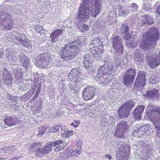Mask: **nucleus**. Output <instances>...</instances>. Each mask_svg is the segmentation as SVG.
<instances>
[{
  "label": "nucleus",
  "mask_w": 160,
  "mask_h": 160,
  "mask_svg": "<svg viewBox=\"0 0 160 160\" xmlns=\"http://www.w3.org/2000/svg\"><path fill=\"white\" fill-rule=\"evenodd\" d=\"M159 34L157 30L152 28L143 34L140 47L144 51H148L153 48L156 44V40L158 38Z\"/></svg>",
  "instance_id": "nucleus-1"
},
{
  "label": "nucleus",
  "mask_w": 160,
  "mask_h": 160,
  "mask_svg": "<svg viewBox=\"0 0 160 160\" xmlns=\"http://www.w3.org/2000/svg\"><path fill=\"white\" fill-rule=\"evenodd\" d=\"M81 43L79 41L74 40L66 45L62 49L60 55L61 58L66 61L68 62L77 55L80 51Z\"/></svg>",
  "instance_id": "nucleus-2"
},
{
  "label": "nucleus",
  "mask_w": 160,
  "mask_h": 160,
  "mask_svg": "<svg viewBox=\"0 0 160 160\" xmlns=\"http://www.w3.org/2000/svg\"><path fill=\"white\" fill-rule=\"evenodd\" d=\"M93 7L88 4H84V2H82L78 12V18L84 19L89 18L90 16L94 17H96L98 14H96L94 11Z\"/></svg>",
  "instance_id": "nucleus-3"
},
{
  "label": "nucleus",
  "mask_w": 160,
  "mask_h": 160,
  "mask_svg": "<svg viewBox=\"0 0 160 160\" xmlns=\"http://www.w3.org/2000/svg\"><path fill=\"white\" fill-rule=\"evenodd\" d=\"M112 43V47L115 50V54L116 57L118 58H121L123 53V48L121 42V39L119 37L113 35L111 39Z\"/></svg>",
  "instance_id": "nucleus-4"
},
{
  "label": "nucleus",
  "mask_w": 160,
  "mask_h": 160,
  "mask_svg": "<svg viewBox=\"0 0 160 160\" xmlns=\"http://www.w3.org/2000/svg\"><path fill=\"white\" fill-rule=\"evenodd\" d=\"M130 148L129 145L125 143L121 144L118 148L117 160H127L129 155Z\"/></svg>",
  "instance_id": "nucleus-5"
},
{
  "label": "nucleus",
  "mask_w": 160,
  "mask_h": 160,
  "mask_svg": "<svg viewBox=\"0 0 160 160\" xmlns=\"http://www.w3.org/2000/svg\"><path fill=\"white\" fill-rule=\"evenodd\" d=\"M146 73L143 71H139L136 78L134 88L137 90L142 91L146 84L147 79L146 78Z\"/></svg>",
  "instance_id": "nucleus-6"
},
{
  "label": "nucleus",
  "mask_w": 160,
  "mask_h": 160,
  "mask_svg": "<svg viewBox=\"0 0 160 160\" xmlns=\"http://www.w3.org/2000/svg\"><path fill=\"white\" fill-rule=\"evenodd\" d=\"M152 122L157 129V134L160 138V108L152 110Z\"/></svg>",
  "instance_id": "nucleus-7"
},
{
  "label": "nucleus",
  "mask_w": 160,
  "mask_h": 160,
  "mask_svg": "<svg viewBox=\"0 0 160 160\" xmlns=\"http://www.w3.org/2000/svg\"><path fill=\"white\" fill-rule=\"evenodd\" d=\"M129 128V126L127 124L126 121H121L117 125L114 133L115 136L119 138H124V134L127 131Z\"/></svg>",
  "instance_id": "nucleus-8"
},
{
  "label": "nucleus",
  "mask_w": 160,
  "mask_h": 160,
  "mask_svg": "<svg viewBox=\"0 0 160 160\" xmlns=\"http://www.w3.org/2000/svg\"><path fill=\"white\" fill-rule=\"evenodd\" d=\"M136 73L135 69L134 67L127 71L123 78L124 84L125 85L127 86L130 83H132L135 79Z\"/></svg>",
  "instance_id": "nucleus-9"
},
{
  "label": "nucleus",
  "mask_w": 160,
  "mask_h": 160,
  "mask_svg": "<svg viewBox=\"0 0 160 160\" xmlns=\"http://www.w3.org/2000/svg\"><path fill=\"white\" fill-rule=\"evenodd\" d=\"M10 37L13 41L16 43L21 44L22 45L27 47L30 46V41L25 39V38L23 39V38L16 32L11 34Z\"/></svg>",
  "instance_id": "nucleus-10"
},
{
  "label": "nucleus",
  "mask_w": 160,
  "mask_h": 160,
  "mask_svg": "<svg viewBox=\"0 0 160 160\" xmlns=\"http://www.w3.org/2000/svg\"><path fill=\"white\" fill-rule=\"evenodd\" d=\"M50 60V54L43 53L37 56L36 61L37 64L41 67H46Z\"/></svg>",
  "instance_id": "nucleus-11"
},
{
  "label": "nucleus",
  "mask_w": 160,
  "mask_h": 160,
  "mask_svg": "<svg viewBox=\"0 0 160 160\" xmlns=\"http://www.w3.org/2000/svg\"><path fill=\"white\" fill-rule=\"evenodd\" d=\"M82 2L84 4H88L92 6L96 14H98L101 11L102 8L101 0H83Z\"/></svg>",
  "instance_id": "nucleus-12"
},
{
  "label": "nucleus",
  "mask_w": 160,
  "mask_h": 160,
  "mask_svg": "<svg viewBox=\"0 0 160 160\" xmlns=\"http://www.w3.org/2000/svg\"><path fill=\"white\" fill-rule=\"evenodd\" d=\"M81 75H79V72H78L77 69L73 68L71 70L69 73L68 80L69 81H72L78 84L81 81Z\"/></svg>",
  "instance_id": "nucleus-13"
},
{
  "label": "nucleus",
  "mask_w": 160,
  "mask_h": 160,
  "mask_svg": "<svg viewBox=\"0 0 160 160\" xmlns=\"http://www.w3.org/2000/svg\"><path fill=\"white\" fill-rule=\"evenodd\" d=\"M147 63L152 68L158 67L160 64V61L155 57H153L148 54H146Z\"/></svg>",
  "instance_id": "nucleus-14"
},
{
  "label": "nucleus",
  "mask_w": 160,
  "mask_h": 160,
  "mask_svg": "<svg viewBox=\"0 0 160 160\" xmlns=\"http://www.w3.org/2000/svg\"><path fill=\"white\" fill-rule=\"evenodd\" d=\"M95 92V89L92 87H87L84 89L83 92V97L86 100H88L92 99Z\"/></svg>",
  "instance_id": "nucleus-15"
},
{
  "label": "nucleus",
  "mask_w": 160,
  "mask_h": 160,
  "mask_svg": "<svg viewBox=\"0 0 160 160\" xmlns=\"http://www.w3.org/2000/svg\"><path fill=\"white\" fill-rule=\"evenodd\" d=\"M18 120L17 117L12 116V117H8L5 118L4 119V122L5 124L4 127L7 128V126H12L18 123Z\"/></svg>",
  "instance_id": "nucleus-16"
},
{
  "label": "nucleus",
  "mask_w": 160,
  "mask_h": 160,
  "mask_svg": "<svg viewBox=\"0 0 160 160\" xmlns=\"http://www.w3.org/2000/svg\"><path fill=\"white\" fill-rule=\"evenodd\" d=\"M7 57L9 59H12L17 60L19 57V54L18 52L12 48H8L6 50Z\"/></svg>",
  "instance_id": "nucleus-17"
},
{
  "label": "nucleus",
  "mask_w": 160,
  "mask_h": 160,
  "mask_svg": "<svg viewBox=\"0 0 160 160\" xmlns=\"http://www.w3.org/2000/svg\"><path fill=\"white\" fill-rule=\"evenodd\" d=\"M82 59L83 63L87 69H89L92 67L93 60L89 54H86L84 55Z\"/></svg>",
  "instance_id": "nucleus-18"
},
{
  "label": "nucleus",
  "mask_w": 160,
  "mask_h": 160,
  "mask_svg": "<svg viewBox=\"0 0 160 160\" xmlns=\"http://www.w3.org/2000/svg\"><path fill=\"white\" fill-rule=\"evenodd\" d=\"M121 34L124 36L123 38L127 40L131 37L129 33V28L127 25L122 24L120 28Z\"/></svg>",
  "instance_id": "nucleus-19"
},
{
  "label": "nucleus",
  "mask_w": 160,
  "mask_h": 160,
  "mask_svg": "<svg viewBox=\"0 0 160 160\" xmlns=\"http://www.w3.org/2000/svg\"><path fill=\"white\" fill-rule=\"evenodd\" d=\"M18 58H19L23 67L25 68V69L28 70L29 66L28 59L27 57L25 55L21 53H19V55Z\"/></svg>",
  "instance_id": "nucleus-20"
},
{
  "label": "nucleus",
  "mask_w": 160,
  "mask_h": 160,
  "mask_svg": "<svg viewBox=\"0 0 160 160\" xmlns=\"http://www.w3.org/2000/svg\"><path fill=\"white\" fill-rule=\"evenodd\" d=\"M146 95L148 99L156 100L159 97L160 95L157 90L153 89L147 91Z\"/></svg>",
  "instance_id": "nucleus-21"
},
{
  "label": "nucleus",
  "mask_w": 160,
  "mask_h": 160,
  "mask_svg": "<svg viewBox=\"0 0 160 160\" xmlns=\"http://www.w3.org/2000/svg\"><path fill=\"white\" fill-rule=\"evenodd\" d=\"M144 106L142 105L139 106L134 110L132 113L133 117L138 119L141 118V115L143 113L144 109Z\"/></svg>",
  "instance_id": "nucleus-22"
},
{
  "label": "nucleus",
  "mask_w": 160,
  "mask_h": 160,
  "mask_svg": "<svg viewBox=\"0 0 160 160\" xmlns=\"http://www.w3.org/2000/svg\"><path fill=\"white\" fill-rule=\"evenodd\" d=\"M118 114L120 118L123 119L128 117L129 114V112L122 106L118 110Z\"/></svg>",
  "instance_id": "nucleus-23"
},
{
  "label": "nucleus",
  "mask_w": 160,
  "mask_h": 160,
  "mask_svg": "<svg viewBox=\"0 0 160 160\" xmlns=\"http://www.w3.org/2000/svg\"><path fill=\"white\" fill-rule=\"evenodd\" d=\"M13 72L15 74V78L17 80V82H19V80L23 77L22 69L20 68H13Z\"/></svg>",
  "instance_id": "nucleus-24"
},
{
  "label": "nucleus",
  "mask_w": 160,
  "mask_h": 160,
  "mask_svg": "<svg viewBox=\"0 0 160 160\" xmlns=\"http://www.w3.org/2000/svg\"><path fill=\"white\" fill-rule=\"evenodd\" d=\"M90 52L95 59L98 60L101 57V53H102V50L100 49H97L96 50L95 48H91L90 50Z\"/></svg>",
  "instance_id": "nucleus-25"
},
{
  "label": "nucleus",
  "mask_w": 160,
  "mask_h": 160,
  "mask_svg": "<svg viewBox=\"0 0 160 160\" xmlns=\"http://www.w3.org/2000/svg\"><path fill=\"white\" fill-rule=\"evenodd\" d=\"M106 77L105 75H100V74H97L95 79L99 84H106L108 83L109 82V81Z\"/></svg>",
  "instance_id": "nucleus-26"
},
{
  "label": "nucleus",
  "mask_w": 160,
  "mask_h": 160,
  "mask_svg": "<svg viewBox=\"0 0 160 160\" xmlns=\"http://www.w3.org/2000/svg\"><path fill=\"white\" fill-rule=\"evenodd\" d=\"M154 22L153 20L152 17L149 16H143L142 19V25L145 27L149 24H151Z\"/></svg>",
  "instance_id": "nucleus-27"
},
{
  "label": "nucleus",
  "mask_w": 160,
  "mask_h": 160,
  "mask_svg": "<svg viewBox=\"0 0 160 160\" xmlns=\"http://www.w3.org/2000/svg\"><path fill=\"white\" fill-rule=\"evenodd\" d=\"M62 32V30L58 29L52 33L50 36L52 42H55L57 41L58 37L61 34Z\"/></svg>",
  "instance_id": "nucleus-28"
},
{
  "label": "nucleus",
  "mask_w": 160,
  "mask_h": 160,
  "mask_svg": "<svg viewBox=\"0 0 160 160\" xmlns=\"http://www.w3.org/2000/svg\"><path fill=\"white\" fill-rule=\"evenodd\" d=\"M104 118L106 120V124L108 123L110 125H113L115 123V118L112 116H109L106 115L104 116Z\"/></svg>",
  "instance_id": "nucleus-29"
},
{
  "label": "nucleus",
  "mask_w": 160,
  "mask_h": 160,
  "mask_svg": "<svg viewBox=\"0 0 160 160\" xmlns=\"http://www.w3.org/2000/svg\"><path fill=\"white\" fill-rule=\"evenodd\" d=\"M7 23L5 25L4 28L6 30H10L13 26V20L11 18L6 21Z\"/></svg>",
  "instance_id": "nucleus-30"
},
{
  "label": "nucleus",
  "mask_w": 160,
  "mask_h": 160,
  "mask_svg": "<svg viewBox=\"0 0 160 160\" xmlns=\"http://www.w3.org/2000/svg\"><path fill=\"white\" fill-rule=\"evenodd\" d=\"M11 18L10 15L5 11L0 12V20L5 21Z\"/></svg>",
  "instance_id": "nucleus-31"
},
{
  "label": "nucleus",
  "mask_w": 160,
  "mask_h": 160,
  "mask_svg": "<svg viewBox=\"0 0 160 160\" xmlns=\"http://www.w3.org/2000/svg\"><path fill=\"white\" fill-rule=\"evenodd\" d=\"M134 105V102L132 101H127L124 103L122 106L129 112L132 108H133Z\"/></svg>",
  "instance_id": "nucleus-32"
},
{
  "label": "nucleus",
  "mask_w": 160,
  "mask_h": 160,
  "mask_svg": "<svg viewBox=\"0 0 160 160\" xmlns=\"http://www.w3.org/2000/svg\"><path fill=\"white\" fill-rule=\"evenodd\" d=\"M101 44V42L98 38H96L92 41V42L90 44L89 47H91L93 46V48H95L98 46H100Z\"/></svg>",
  "instance_id": "nucleus-33"
},
{
  "label": "nucleus",
  "mask_w": 160,
  "mask_h": 160,
  "mask_svg": "<svg viewBox=\"0 0 160 160\" xmlns=\"http://www.w3.org/2000/svg\"><path fill=\"white\" fill-rule=\"evenodd\" d=\"M105 63V66L106 67L107 66L108 68L109 69H112V64L111 63V59H108V57L106 58L104 60H103Z\"/></svg>",
  "instance_id": "nucleus-34"
},
{
  "label": "nucleus",
  "mask_w": 160,
  "mask_h": 160,
  "mask_svg": "<svg viewBox=\"0 0 160 160\" xmlns=\"http://www.w3.org/2000/svg\"><path fill=\"white\" fill-rule=\"evenodd\" d=\"M68 87L70 88V91L72 93L75 94L77 93L78 91V88L76 87L75 85H73L71 84H69L68 85Z\"/></svg>",
  "instance_id": "nucleus-35"
},
{
  "label": "nucleus",
  "mask_w": 160,
  "mask_h": 160,
  "mask_svg": "<svg viewBox=\"0 0 160 160\" xmlns=\"http://www.w3.org/2000/svg\"><path fill=\"white\" fill-rule=\"evenodd\" d=\"M52 148V147L49 142L48 143H47L43 148H42L44 150L45 154H47L51 152Z\"/></svg>",
  "instance_id": "nucleus-36"
},
{
  "label": "nucleus",
  "mask_w": 160,
  "mask_h": 160,
  "mask_svg": "<svg viewBox=\"0 0 160 160\" xmlns=\"http://www.w3.org/2000/svg\"><path fill=\"white\" fill-rule=\"evenodd\" d=\"M40 145L39 143L37 142H35L32 144L29 148V150L33 152L35 150L38 149L40 148Z\"/></svg>",
  "instance_id": "nucleus-37"
},
{
  "label": "nucleus",
  "mask_w": 160,
  "mask_h": 160,
  "mask_svg": "<svg viewBox=\"0 0 160 160\" xmlns=\"http://www.w3.org/2000/svg\"><path fill=\"white\" fill-rule=\"evenodd\" d=\"M153 150V149H152V148L150 147L148 145L144 149V152H142L145 155H148L149 154H152Z\"/></svg>",
  "instance_id": "nucleus-38"
},
{
  "label": "nucleus",
  "mask_w": 160,
  "mask_h": 160,
  "mask_svg": "<svg viewBox=\"0 0 160 160\" xmlns=\"http://www.w3.org/2000/svg\"><path fill=\"white\" fill-rule=\"evenodd\" d=\"M36 155L38 157H42L45 154V152L42 148H40L36 151Z\"/></svg>",
  "instance_id": "nucleus-39"
},
{
  "label": "nucleus",
  "mask_w": 160,
  "mask_h": 160,
  "mask_svg": "<svg viewBox=\"0 0 160 160\" xmlns=\"http://www.w3.org/2000/svg\"><path fill=\"white\" fill-rule=\"evenodd\" d=\"M3 79L6 84L8 85H10L12 83L13 79L11 76H10L8 78H3Z\"/></svg>",
  "instance_id": "nucleus-40"
},
{
  "label": "nucleus",
  "mask_w": 160,
  "mask_h": 160,
  "mask_svg": "<svg viewBox=\"0 0 160 160\" xmlns=\"http://www.w3.org/2000/svg\"><path fill=\"white\" fill-rule=\"evenodd\" d=\"M46 130V128L42 126L40 127L38 129V133L37 134V135L39 137L42 136L45 132Z\"/></svg>",
  "instance_id": "nucleus-41"
},
{
  "label": "nucleus",
  "mask_w": 160,
  "mask_h": 160,
  "mask_svg": "<svg viewBox=\"0 0 160 160\" xmlns=\"http://www.w3.org/2000/svg\"><path fill=\"white\" fill-rule=\"evenodd\" d=\"M147 145H148L145 144L143 141H139L138 144V147H141V149L142 150V152H144V149Z\"/></svg>",
  "instance_id": "nucleus-42"
},
{
  "label": "nucleus",
  "mask_w": 160,
  "mask_h": 160,
  "mask_svg": "<svg viewBox=\"0 0 160 160\" xmlns=\"http://www.w3.org/2000/svg\"><path fill=\"white\" fill-rule=\"evenodd\" d=\"M70 151L71 148H69L65 149L64 151V153L65 155L64 157L67 158L71 156L72 154Z\"/></svg>",
  "instance_id": "nucleus-43"
},
{
  "label": "nucleus",
  "mask_w": 160,
  "mask_h": 160,
  "mask_svg": "<svg viewBox=\"0 0 160 160\" xmlns=\"http://www.w3.org/2000/svg\"><path fill=\"white\" fill-rule=\"evenodd\" d=\"M105 65V64H104L102 66H100L101 67V68H100L98 70L97 74H100V75H103L104 72H106L105 71H104V68L106 67V66Z\"/></svg>",
  "instance_id": "nucleus-44"
},
{
  "label": "nucleus",
  "mask_w": 160,
  "mask_h": 160,
  "mask_svg": "<svg viewBox=\"0 0 160 160\" xmlns=\"http://www.w3.org/2000/svg\"><path fill=\"white\" fill-rule=\"evenodd\" d=\"M81 152V150H80V148L78 149L76 148V150L73 151L71 152V156H78Z\"/></svg>",
  "instance_id": "nucleus-45"
},
{
  "label": "nucleus",
  "mask_w": 160,
  "mask_h": 160,
  "mask_svg": "<svg viewBox=\"0 0 160 160\" xmlns=\"http://www.w3.org/2000/svg\"><path fill=\"white\" fill-rule=\"evenodd\" d=\"M35 29L37 32L40 33L41 35L44 33L43 28L42 26L38 25L35 27Z\"/></svg>",
  "instance_id": "nucleus-46"
},
{
  "label": "nucleus",
  "mask_w": 160,
  "mask_h": 160,
  "mask_svg": "<svg viewBox=\"0 0 160 160\" xmlns=\"http://www.w3.org/2000/svg\"><path fill=\"white\" fill-rule=\"evenodd\" d=\"M2 76L3 78H7L10 76H11V74L9 73L8 71L6 69H4L2 71Z\"/></svg>",
  "instance_id": "nucleus-47"
},
{
  "label": "nucleus",
  "mask_w": 160,
  "mask_h": 160,
  "mask_svg": "<svg viewBox=\"0 0 160 160\" xmlns=\"http://www.w3.org/2000/svg\"><path fill=\"white\" fill-rule=\"evenodd\" d=\"M62 141L61 140H58L52 142H49L52 147H54L62 143Z\"/></svg>",
  "instance_id": "nucleus-48"
},
{
  "label": "nucleus",
  "mask_w": 160,
  "mask_h": 160,
  "mask_svg": "<svg viewBox=\"0 0 160 160\" xmlns=\"http://www.w3.org/2000/svg\"><path fill=\"white\" fill-rule=\"evenodd\" d=\"M59 129L58 125H56L53 127L51 128L48 130V132H55L58 131Z\"/></svg>",
  "instance_id": "nucleus-49"
},
{
  "label": "nucleus",
  "mask_w": 160,
  "mask_h": 160,
  "mask_svg": "<svg viewBox=\"0 0 160 160\" xmlns=\"http://www.w3.org/2000/svg\"><path fill=\"white\" fill-rule=\"evenodd\" d=\"M9 99L11 101L13 102L18 103V98L16 96H10L8 97Z\"/></svg>",
  "instance_id": "nucleus-50"
},
{
  "label": "nucleus",
  "mask_w": 160,
  "mask_h": 160,
  "mask_svg": "<svg viewBox=\"0 0 160 160\" xmlns=\"http://www.w3.org/2000/svg\"><path fill=\"white\" fill-rule=\"evenodd\" d=\"M72 133V131H68L66 130L65 131L63 134V135H65V137L67 138H69L71 136Z\"/></svg>",
  "instance_id": "nucleus-51"
},
{
  "label": "nucleus",
  "mask_w": 160,
  "mask_h": 160,
  "mask_svg": "<svg viewBox=\"0 0 160 160\" xmlns=\"http://www.w3.org/2000/svg\"><path fill=\"white\" fill-rule=\"evenodd\" d=\"M82 19L79 18H76L74 19V23L78 25L79 24L82 23Z\"/></svg>",
  "instance_id": "nucleus-52"
},
{
  "label": "nucleus",
  "mask_w": 160,
  "mask_h": 160,
  "mask_svg": "<svg viewBox=\"0 0 160 160\" xmlns=\"http://www.w3.org/2000/svg\"><path fill=\"white\" fill-rule=\"evenodd\" d=\"M148 129V127L144 125L143 126H142L138 129L144 133H146V132L147 131V129Z\"/></svg>",
  "instance_id": "nucleus-53"
},
{
  "label": "nucleus",
  "mask_w": 160,
  "mask_h": 160,
  "mask_svg": "<svg viewBox=\"0 0 160 160\" xmlns=\"http://www.w3.org/2000/svg\"><path fill=\"white\" fill-rule=\"evenodd\" d=\"M82 145V142L81 140H79L78 141V142L76 143V145L77 148H78L79 149L80 148V150H81V146Z\"/></svg>",
  "instance_id": "nucleus-54"
},
{
  "label": "nucleus",
  "mask_w": 160,
  "mask_h": 160,
  "mask_svg": "<svg viewBox=\"0 0 160 160\" xmlns=\"http://www.w3.org/2000/svg\"><path fill=\"white\" fill-rule=\"evenodd\" d=\"M137 132H138L137 136L139 137H141L142 135L144 136L145 135L146 133H144L140 131L138 129L137 130Z\"/></svg>",
  "instance_id": "nucleus-55"
},
{
  "label": "nucleus",
  "mask_w": 160,
  "mask_h": 160,
  "mask_svg": "<svg viewBox=\"0 0 160 160\" xmlns=\"http://www.w3.org/2000/svg\"><path fill=\"white\" fill-rule=\"evenodd\" d=\"M130 7L134 9V10H136L138 8V6L136 3H133L130 6Z\"/></svg>",
  "instance_id": "nucleus-56"
},
{
  "label": "nucleus",
  "mask_w": 160,
  "mask_h": 160,
  "mask_svg": "<svg viewBox=\"0 0 160 160\" xmlns=\"http://www.w3.org/2000/svg\"><path fill=\"white\" fill-rule=\"evenodd\" d=\"M116 61H117V62H116V61H115V62L116 63L115 69H117V68H118L121 64V62L120 60Z\"/></svg>",
  "instance_id": "nucleus-57"
},
{
  "label": "nucleus",
  "mask_w": 160,
  "mask_h": 160,
  "mask_svg": "<svg viewBox=\"0 0 160 160\" xmlns=\"http://www.w3.org/2000/svg\"><path fill=\"white\" fill-rule=\"evenodd\" d=\"M82 28L84 30H88L89 29V27L88 25L84 24L82 26Z\"/></svg>",
  "instance_id": "nucleus-58"
},
{
  "label": "nucleus",
  "mask_w": 160,
  "mask_h": 160,
  "mask_svg": "<svg viewBox=\"0 0 160 160\" xmlns=\"http://www.w3.org/2000/svg\"><path fill=\"white\" fill-rule=\"evenodd\" d=\"M3 55V51L2 48L0 49V58H2Z\"/></svg>",
  "instance_id": "nucleus-59"
},
{
  "label": "nucleus",
  "mask_w": 160,
  "mask_h": 160,
  "mask_svg": "<svg viewBox=\"0 0 160 160\" xmlns=\"http://www.w3.org/2000/svg\"><path fill=\"white\" fill-rule=\"evenodd\" d=\"M35 90L34 89L30 90L28 92V93L32 95L34 92Z\"/></svg>",
  "instance_id": "nucleus-60"
},
{
  "label": "nucleus",
  "mask_w": 160,
  "mask_h": 160,
  "mask_svg": "<svg viewBox=\"0 0 160 160\" xmlns=\"http://www.w3.org/2000/svg\"><path fill=\"white\" fill-rule=\"evenodd\" d=\"M105 157L109 160H111L112 159V157L109 154H106L105 156Z\"/></svg>",
  "instance_id": "nucleus-61"
},
{
  "label": "nucleus",
  "mask_w": 160,
  "mask_h": 160,
  "mask_svg": "<svg viewBox=\"0 0 160 160\" xmlns=\"http://www.w3.org/2000/svg\"><path fill=\"white\" fill-rule=\"evenodd\" d=\"M132 135L134 136H137L138 132H137V130H134L133 132Z\"/></svg>",
  "instance_id": "nucleus-62"
},
{
  "label": "nucleus",
  "mask_w": 160,
  "mask_h": 160,
  "mask_svg": "<svg viewBox=\"0 0 160 160\" xmlns=\"http://www.w3.org/2000/svg\"><path fill=\"white\" fill-rule=\"evenodd\" d=\"M101 124L103 126H108L109 124L108 123L106 124V120H105V121L104 122H102Z\"/></svg>",
  "instance_id": "nucleus-63"
},
{
  "label": "nucleus",
  "mask_w": 160,
  "mask_h": 160,
  "mask_svg": "<svg viewBox=\"0 0 160 160\" xmlns=\"http://www.w3.org/2000/svg\"><path fill=\"white\" fill-rule=\"evenodd\" d=\"M122 14L123 15H127L128 14V12L127 11H122Z\"/></svg>",
  "instance_id": "nucleus-64"
}]
</instances>
